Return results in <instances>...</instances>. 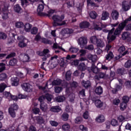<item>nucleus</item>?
<instances>
[{
    "mask_svg": "<svg viewBox=\"0 0 131 131\" xmlns=\"http://www.w3.org/2000/svg\"><path fill=\"white\" fill-rule=\"evenodd\" d=\"M61 82H62V81H61L59 79H57L56 80H54L52 82V85H59L61 84Z\"/></svg>",
    "mask_w": 131,
    "mask_h": 131,
    "instance_id": "a19ab883",
    "label": "nucleus"
},
{
    "mask_svg": "<svg viewBox=\"0 0 131 131\" xmlns=\"http://www.w3.org/2000/svg\"><path fill=\"white\" fill-rule=\"evenodd\" d=\"M66 98L64 96H58L56 97V102H61L65 101Z\"/></svg>",
    "mask_w": 131,
    "mask_h": 131,
    "instance_id": "4c0bfd02",
    "label": "nucleus"
},
{
    "mask_svg": "<svg viewBox=\"0 0 131 131\" xmlns=\"http://www.w3.org/2000/svg\"><path fill=\"white\" fill-rule=\"evenodd\" d=\"M97 13L95 11H91L90 13V17L92 18V19H96V18H97Z\"/></svg>",
    "mask_w": 131,
    "mask_h": 131,
    "instance_id": "c03bdc74",
    "label": "nucleus"
},
{
    "mask_svg": "<svg viewBox=\"0 0 131 131\" xmlns=\"http://www.w3.org/2000/svg\"><path fill=\"white\" fill-rule=\"evenodd\" d=\"M12 85L13 86H17L19 84V78L17 77L11 78Z\"/></svg>",
    "mask_w": 131,
    "mask_h": 131,
    "instance_id": "4468645a",
    "label": "nucleus"
},
{
    "mask_svg": "<svg viewBox=\"0 0 131 131\" xmlns=\"http://www.w3.org/2000/svg\"><path fill=\"white\" fill-rule=\"evenodd\" d=\"M97 122L101 123L104 122L105 121V117L102 115H99L95 119Z\"/></svg>",
    "mask_w": 131,
    "mask_h": 131,
    "instance_id": "a211bd4d",
    "label": "nucleus"
},
{
    "mask_svg": "<svg viewBox=\"0 0 131 131\" xmlns=\"http://www.w3.org/2000/svg\"><path fill=\"white\" fill-rule=\"evenodd\" d=\"M78 69L80 71H85L86 70V66L83 62L81 63L78 66Z\"/></svg>",
    "mask_w": 131,
    "mask_h": 131,
    "instance_id": "aec40b11",
    "label": "nucleus"
},
{
    "mask_svg": "<svg viewBox=\"0 0 131 131\" xmlns=\"http://www.w3.org/2000/svg\"><path fill=\"white\" fill-rule=\"evenodd\" d=\"M101 24L99 23H94V28L95 30H102V28H101Z\"/></svg>",
    "mask_w": 131,
    "mask_h": 131,
    "instance_id": "c756f323",
    "label": "nucleus"
},
{
    "mask_svg": "<svg viewBox=\"0 0 131 131\" xmlns=\"http://www.w3.org/2000/svg\"><path fill=\"white\" fill-rule=\"evenodd\" d=\"M53 48V49H58L59 50H62V51L65 52V49H63V48L58 45V44L54 43Z\"/></svg>",
    "mask_w": 131,
    "mask_h": 131,
    "instance_id": "603ef678",
    "label": "nucleus"
},
{
    "mask_svg": "<svg viewBox=\"0 0 131 131\" xmlns=\"http://www.w3.org/2000/svg\"><path fill=\"white\" fill-rule=\"evenodd\" d=\"M62 32L64 33V34H71L73 33V30L71 29H64L63 30Z\"/></svg>",
    "mask_w": 131,
    "mask_h": 131,
    "instance_id": "72a5a7b5",
    "label": "nucleus"
},
{
    "mask_svg": "<svg viewBox=\"0 0 131 131\" xmlns=\"http://www.w3.org/2000/svg\"><path fill=\"white\" fill-rule=\"evenodd\" d=\"M54 13H55V11L53 10H50L49 11L48 13H45L44 16H52V15H53Z\"/></svg>",
    "mask_w": 131,
    "mask_h": 131,
    "instance_id": "e2e57ef3",
    "label": "nucleus"
},
{
    "mask_svg": "<svg viewBox=\"0 0 131 131\" xmlns=\"http://www.w3.org/2000/svg\"><path fill=\"white\" fill-rule=\"evenodd\" d=\"M81 122H82V118L81 117H78L75 119V123L80 124Z\"/></svg>",
    "mask_w": 131,
    "mask_h": 131,
    "instance_id": "ea45409f",
    "label": "nucleus"
},
{
    "mask_svg": "<svg viewBox=\"0 0 131 131\" xmlns=\"http://www.w3.org/2000/svg\"><path fill=\"white\" fill-rule=\"evenodd\" d=\"M17 63H18V60L16 58H13L9 62V64L10 66H16Z\"/></svg>",
    "mask_w": 131,
    "mask_h": 131,
    "instance_id": "393cba45",
    "label": "nucleus"
},
{
    "mask_svg": "<svg viewBox=\"0 0 131 131\" xmlns=\"http://www.w3.org/2000/svg\"><path fill=\"white\" fill-rule=\"evenodd\" d=\"M87 4L88 5H90L91 7H95L97 8H99V5L94 3V1L92 0H87Z\"/></svg>",
    "mask_w": 131,
    "mask_h": 131,
    "instance_id": "2f4dec72",
    "label": "nucleus"
},
{
    "mask_svg": "<svg viewBox=\"0 0 131 131\" xmlns=\"http://www.w3.org/2000/svg\"><path fill=\"white\" fill-rule=\"evenodd\" d=\"M7 34H5L4 32H0V39H6L7 38Z\"/></svg>",
    "mask_w": 131,
    "mask_h": 131,
    "instance_id": "6e6d98bb",
    "label": "nucleus"
},
{
    "mask_svg": "<svg viewBox=\"0 0 131 131\" xmlns=\"http://www.w3.org/2000/svg\"><path fill=\"white\" fill-rule=\"evenodd\" d=\"M15 27L16 28H22V27H24V24L21 21H17L15 23Z\"/></svg>",
    "mask_w": 131,
    "mask_h": 131,
    "instance_id": "58836bf2",
    "label": "nucleus"
},
{
    "mask_svg": "<svg viewBox=\"0 0 131 131\" xmlns=\"http://www.w3.org/2000/svg\"><path fill=\"white\" fill-rule=\"evenodd\" d=\"M12 37H10L8 39V43H12V42H14V40L15 39V37H18V36L16 35H15L14 33L11 34Z\"/></svg>",
    "mask_w": 131,
    "mask_h": 131,
    "instance_id": "5701e85b",
    "label": "nucleus"
},
{
    "mask_svg": "<svg viewBox=\"0 0 131 131\" xmlns=\"http://www.w3.org/2000/svg\"><path fill=\"white\" fill-rule=\"evenodd\" d=\"M18 105L16 103L12 104L9 108V114L12 118H15V117H16V112H15V111H17L18 110Z\"/></svg>",
    "mask_w": 131,
    "mask_h": 131,
    "instance_id": "7ed1b4c3",
    "label": "nucleus"
},
{
    "mask_svg": "<svg viewBox=\"0 0 131 131\" xmlns=\"http://www.w3.org/2000/svg\"><path fill=\"white\" fill-rule=\"evenodd\" d=\"M124 67L125 68H130L131 67V60H128L125 63Z\"/></svg>",
    "mask_w": 131,
    "mask_h": 131,
    "instance_id": "13d9d810",
    "label": "nucleus"
},
{
    "mask_svg": "<svg viewBox=\"0 0 131 131\" xmlns=\"http://www.w3.org/2000/svg\"><path fill=\"white\" fill-rule=\"evenodd\" d=\"M9 10H6V11L4 10L3 13L2 14V18L4 19V20H6V19H8L9 18Z\"/></svg>",
    "mask_w": 131,
    "mask_h": 131,
    "instance_id": "c85d7f7f",
    "label": "nucleus"
},
{
    "mask_svg": "<svg viewBox=\"0 0 131 131\" xmlns=\"http://www.w3.org/2000/svg\"><path fill=\"white\" fill-rule=\"evenodd\" d=\"M96 45L98 48H104L105 47V43L101 39H98Z\"/></svg>",
    "mask_w": 131,
    "mask_h": 131,
    "instance_id": "4be33fe9",
    "label": "nucleus"
},
{
    "mask_svg": "<svg viewBox=\"0 0 131 131\" xmlns=\"http://www.w3.org/2000/svg\"><path fill=\"white\" fill-rule=\"evenodd\" d=\"M52 95L49 94H47L45 95V99H46L48 102H51V101H52Z\"/></svg>",
    "mask_w": 131,
    "mask_h": 131,
    "instance_id": "bf43d9fd",
    "label": "nucleus"
},
{
    "mask_svg": "<svg viewBox=\"0 0 131 131\" xmlns=\"http://www.w3.org/2000/svg\"><path fill=\"white\" fill-rule=\"evenodd\" d=\"M82 85L84 86L85 89H88V88H90L91 86V81L89 80L84 81L83 80L82 81Z\"/></svg>",
    "mask_w": 131,
    "mask_h": 131,
    "instance_id": "412c9836",
    "label": "nucleus"
},
{
    "mask_svg": "<svg viewBox=\"0 0 131 131\" xmlns=\"http://www.w3.org/2000/svg\"><path fill=\"white\" fill-rule=\"evenodd\" d=\"M88 59L90 60V61H91L93 63H95V62H97L98 57L96 55L89 54L88 55Z\"/></svg>",
    "mask_w": 131,
    "mask_h": 131,
    "instance_id": "2eb2a0df",
    "label": "nucleus"
},
{
    "mask_svg": "<svg viewBox=\"0 0 131 131\" xmlns=\"http://www.w3.org/2000/svg\"><path fill=\"white\" fill-rule=\"evenodd\" d=\"M6 88H7V84L5 83L0 84V93H3L5 91Z\"/></svg>",
    "mask_w": 131,
    "mask_h": 131,
    "instance_id": "79ce46f5",
    "label": "nucleus"
},
{
    "mask_svg": "<svg viewBox=\"0 0 131 131\" xmlns=\"http://www.w3.org/2000/svg\"><path fill=\"white\" fill-rule=\"evenodd\" d=\"M11 96H12V95L11 94V93L7 91H6L4 93V97L8 99V100H10L11 99Z\"/></svg>",
    "mask_w": 131,
    "mask_h": 131,
    "instance_id": "8fccbe9b",
    "label": "nucleus"
},
{
    "mask_svg": "<svg viewBox=\"0 0 131 131\" xmlns=\"http://www.w3.org/2000/svg\"><path fill=\"white\" fill-rule=\"evenodd\" d=\"M125 51V47L124 46H121L119 49H118V52L120 54L123 53Z\"/></svg>",
    "mask_w": 131,
    "mask_h": 131,
    "instance_id": "0e129e2a",
    "label": "nucleus"
},
{
    "mask_svg": "<svg viewBox=\"0 0 131 131\" xmlns=\"http://www.w3.org/2000/svg\"><path fill=\"white\" fill-rule=\"evenodd\" d=\"M62 128L63 130H69L70 129V125L68 123H66L62 125Z\"/></svg>",
    "mask_w": 131,
    "mask_h": 131,
    "instance_id": "37998d69",
    "label": "nucleus"
},
{
    "mask_svg": "<svg viewBox=\"0 0 131 131\" xmlns=\"http://www.w3.org/2000/svg\"><path fill=\"white\" fill-rule=\"evenodd\" d=\"M61 110V109L60 106H52L50 108V111H52V112H60Z\"/></svg>",
    "mask_w": 131,
    "mask_h": 131,
    "instance_id": "a878e982",
    "label": "nucleus"
},
{
    "mask_svg": "<svg viewBox=\"0 0 131 131\" xmlns=\"http://www.w3.org/2000/svg\"><path fill=\"white\" fill-rule=\"evenodd\" d=\"M41 3H42V4L38 5L37 11L39 15L44 16L45 13L41 12L42 11H43V9H45V6L43 5V1H41Z\"/></svg>",
    "mask_w": 131,
    "mask_h": 131,
    "instance_id": "1a4fd4ad",
    "label": "nucleus"
},
{
    "mask_svg": "<svg viewBox=\"0 0 131 131\" xmlns=\"http://www.w3.org/2000/svg\"><path fill=\"white\" fill-rule=\"evenodd\" d=\"M37 31H38V29L36 27H33L31 30V33L32 34H36L37 33Z\"/></svg>",
    "mask_w": 131,
    "mask_h": 131,
    "instance_id": "5fc2aeb1",
    "label": "nucleus"
},
{
    "mask_svg": "<svg viewBox=\"0 0 131 131\" xmlns=\"http://www.w3.org/2000/svg\"><path fill=\"white\" fill-rule=\"evenodd\" d=\"M17 38L19 40L18 46L19 48H25L27 46V39L22 36H17Z\"/></svg>",
    "mask_w": 131,
    "mask_h": 131,
    "instance_id": "20e7f679",
    "label": "nucleus"
},
{
    "mask_svg": "<svg viewBox=\"0 0 131 131\" xmlns=\"http://www.w3.org/2000/svg\"><path fill=\"white\" fill-rule=\"evenodd\" d=\"M79 54H80V56H84L85 54H86V50L84 49H81L79 51Z\"/></svg>",
    "mask_w": 131,
    "mask_h": 131,
    "instance_id": "4d7b16f0",
    "label": "nucleus"
},
{
    "mask_svg": "<svg viewBox=\"0 0 131 131\" xmlns=\"http://www.w3.org/2000/svg\"><path fill=\"white\" fill-rule=\"evenodd\" d=\"M92 100L95 102V104L97 108H101L103 106V102L97 96H93Z\"/></svg>",
    "mask_w": 131,
    "mask_h": 131,
    "instance_id": "0eeeda50",
    "label": "nucleus"
},
{
    "mask_svg": "<svg viewBox=\"0 0 131 131\" xmlns=\"http://www.w3.org/2000/svg\"><path fill=\"white\" fill-rule=\"evenodd\" d=\"M79 128L81 131H88V127L84 126L83 125H80Z\"/></svg>",
    "mask_w": 131,
    "mask_h": 131,
    "instance_id": "338daca9",
    "label": "nucleus"
},
{
    "mask_svg": "<svg viewBox=\"0 0 131 131\" xmlns=\"http://www.w3.org/2000/svg\"><path fill=\"white\" fill-rule=\"evenodd\" d=\"M32 111L34 114H38L40 112V110L39 108L35 107L32 109Z\"/></svg>",
    "mask_w": 131,
    "mask_h": 131,
    "instance_id": "052dcab7",
    "label": "nucleus"
},
{
    "mask_svg": "<svg viewBox=\"0 0 131 131\" xmlns=\"http://www.w3.org/2000/svg\"><path fill=\"white\" fill-rule=\"evenodd\" d=\"M58 56L54 55L51 58V64L50 65V67L52 69L55 68L57 67L58 65Z\"/></svg>",
    "mask_w": 131,
    "mask_h": 131,
    "instance_id": "6e6552de",
    "label": "nucleus"
},
{
    "mask_svg": "<svg viewBox=\"0 0 131 131\" xmlns=\"http://www.w3.org/2000/svg\"><path fill=\"white\" fill-rule=\"evenodd\" d=\"M125 86H126V88H127L128 89H129L131 88V81H128L125 82Z\"/></svg>",
    "mask_w": 131,
    "mask_h": 131,
    "instance_id": "774afa93",
    "label": "nucleus"
},
{
    "mask_svg": "<svg viewBox=\"0 0 131 131\" xmlns=\"http://www.w3.org/2000/svg\"><path fill=\"white\" fill-rule=\"evenodd\" d=\"M90 23L88 21H83L80 23L79 27L81 29H84L85 28H89L90 27Z\"/></svg>",
    "mask_w": 131,
    "mask_h": 131,
    "instance_id": "ddd939ff",
    "label": "nucleus"
},
{
    "mask_svg": "<svg viewBox=\"0 0 131 131\" xmlns=\"http://www.w3.org/2000/svg\"><path fill=\"white\" fill-rule=\"evenodd\" d=\"M40 109L43 112H46L48 110V105L45 103H41L40 105Z\"/></svg>",
    "mask_w": 131,
    "mask_h": 131,
    "instance_id": "cd10ccee",
    "label": "nucleus"
},
{
    "mask_svg": "<svg viewBox=\"0 0 131 131\" xmlns=\"http://www.w3.org/2000/svg\"><path fill=\"white\" fill-rule=\"evenodd\" d=\"M95 92L98 96L102 95V94H103V88L101 86L96 87L95 90Z\"/></svg>",
    "mask_w": 131,
    "mask_h": 131,
    "instance_id": "f3484780",
    "label": "nucleus"
},
{
    "mask_svg": "<svg viewBox=\"0 0 131 131\" xmlns=\"http://www.w3.org/2000/svg\"><path fill=\"white\" fill-rule=\"evenodd\" d=\"M122 101L123 103H128L129 101V97L126 95L124 96L122 98Z\"/></svg>",
    "mask_w": 131,
    "mask_h": 131,
    "instance_id": "864d4df0",
    "label": "nucleus"
},
{
    "mask_svg": "<svg viewBox=\"0 0 131 131\" xmlns=\"http://www.w3.org/2000/svg\"><path fill=\"white\" fill-rule=\"evenodd\" d=\"M91 70L92 71H93L94 73H95V74H97V73H99V72H100V70L99 69V68H98L97 67H96L94 65H93L92 66Z\"/></svg>",
    "mask_w": 131,
    "mask_h": 131,
    "instance_id": "f704fd0d",
    "label": "nucleus"
},
{
    "mask_svg": "<svg viewBox=\"0 0 131 131\" xmlns=\"http://www.w3.org/2000/svg\"><path fill=\"white\" fill-rule=\"evenodd\" d=\"M122 38L123 40L128 39V40H131L130 33L128 32H125L122 35Z\"/></svg>",
    "mask_w": 131,
    "mask_h": 131,
    "instance_id": "f8f14e48",
    "label": "nucleus"
},
{
    "mask_svg": "<svg viewBox=\"0 0 131 131\" xmlns=\"http://www.w3.org/2000/svg\"><path fill=\"white\" fill-rule=\"evenodd\" d=\"M117 73L118 74H120L121 75H122L123 73H124V69H119L117 70Z\"/></svg>",
    "mask_w": 131,
    "mask_h": 131,
    "instance_id": "69168bd1",
    "label": "nucleus"
},
{
    "mask_svg": "<svg viewBox=\"0 0 131 131\" xmlns=\"http://www.w3.org/2000/svg\"><path fill=\"white\" fill-rule=\"evenodd\" d=\"M124 27H125V24L122 23L119 25L118 27L116 30L115 28H113L112 29L110 30L107 37L108 42H111V41L115 40L116 38V35H119ZM114 30H115V32ZM113 32H114V34Z\"/></svg>",
    "mask_w": 131,
    "mask_h": 131,
    "instance_id": "f257e3e1",
    "label": "nucleus"
},
{
    "mask_svg": "<svg viewBox=\"0 0 131 131\" xmlns=\"http://www.w3.org/2000/svg\"><path fill=\"white\" fill-rule=\"evenodd\" d=\"M54 89H55V93H56V94H60V93L62 92V90H63V88H62V87H59V86H55Z\"/></svg>",
    "mask_w": 131,
    "mask_h": 131,
    "instance_id": "a18cd8bd",
    "label": "nucleus"
},
{
    "mask_svg": "<svg viewBox=\"0 0 131 131\" xmlns=\"http://www.w3.org/2000/svg\"><path fill=\"white\" fill-rule=\"evenodd\" d=\"M77 41L80 48H83V47H84L85 45H87L88 43V37L85 36L81 37L79 39H78Z\"/></svg>",
    "mask_w": 131,
    "mask_h": 131,
    "instance_id": "423d86ee",
    "label": "nucleus"
},
{
    "mask_svg": "<svg viewBox=\"0 0 131 131\" xmlns=\"http://www.w3.org/2000/svg\"><path fill=\"white\" fill-rule=\"evenodd\" d=\"M32 27V25H30L29 23H27L25 25V30L26 32H29L30 31V29Z\"/></svg>",
    "mask_w": 131,
    "mask_h": 131,
    "instance_id": "7c9ffc66",
    "label": "nucleus"
},
{
    "mask_svg": "<svg viewBox=\"0 0 131 131\" xmlns=\"http://www.w3.org/2000/svg\"><path fill=\"white\" fill-rule=\"evenodd\" d=\"M71 74H72L71 71H68L67 72L66 74V79L67 80H70V79H71Z\"/></svg>",
    "mask_w": 131,
    "mask_h": 131,
    "instance_id": "e433bc0d",
    "label": "nucleus"
},
{
    "mask_svg": "<svg viewBox=\"0 0 131 131\" xmlns=\"http://www.w3.org/2000/svg\"><path fill=\"white\" fill-rule=\"evenodd\" d=\"M111 16L113 20H117L119 17V12L116 10H113L111 13Z\"/></svg>",
    "mask_w": 131,
    "mask_h": 131,
    "instance_id": "9b49d317",
    "label": "nucleus"
},
{
    "mask_svg": "<svg viewBox=\"0 0 131 131\" xmlns=\"http://www.w3.org/2000/svg\"><path fill=\"white\" fill-rule=\"evenodd\" d=\"M109 12L107 11H103L102 13L101 20H107L109 18Z\"/></svg>",
    "mask_w": 131,
    "mask_h": 131,
    "instance_id": "6ab92c4d",
    "label": "nucleus"
},
{
    "mask_svg": "<svg viewBox=\"0 0 131 131\" xmlns=\"http://www.w3.org/2000/svg\"><path fill=\"white\" fill-rule=\"evenodd\" d=\"M7 77L8 76H7V74L6 73H2L0 74V80L1 81L5 80Z\"/></svg>",
    "mask_w": 131,
    "mask_h": 131,
    "instance_id": "3c124183",
    "label": "nucleus"
},
{
    "mask_svg": "<svg viewBox=\"0 0 131 131\" xmlns=\"http://www.w3.org/2000/svg\"><path fill=\"white\" fill-rule=\"evenodd\" d=\"M98 39H98L96 36H92L90 38V41L91 43H93V45H96Z\"/></svg>",
    "mask_w": 131,
    "mask_h": 131,
    "instance_id": "b1692460",
    "label": "nucleus"
},
{
    "mask_svg": "<svg viewBox=\"0 0 131 131\" xmlns=\"http://www.w3.org/2000/svg\"><path fill=\"white\" fill-rule=\"evenodd\" d=\"M36 120L38 123H43V119L40 116L37 117Z\"/></svg>",
    "mask_w": 131,
    "mask_h": 131,
    "instance_id": "680f3d73",
    "label": "nucleus"
},
{
    "mask_svg": "<svg viewBox=\"0 0 131 131\" xmlns=\"http://www.w3.org/2000/svg\"><path fill=\"white\" fill-rule=\"evenodd\" d=\"M21 88L25 92H27L28 93H30L33 91V86L29 83H24L22 84Z\"/></svg>",
    "mask_w": 131,
    "mask_h": 131,
    "instance_id": "39448f33",
    "label": "nucleus"
},
{
    "mask_svg": "<svg viewBox=\"0 0 131 131\" xmlns=\"http://www.w3.org/2000/svg\"><path fill=\"white\" fill-rule=\"evenodd\" d=\"M14 11L16 12V13H20L21 11V7L19 5L17 4L14 6Z\"/></svg>",
    "mask_w": 131,
    "mask_h": 131,
    "instance_id": "09e8293b",
    "label": "nucleus"
},
{
    "mask_svg": "<svg viewBox=\"0 0 131 131\" xmlns=\"http://www.w3.org/2000/svg\"><path fill=\"white\" fill-rule=\"evenodd\" d=\"M69 99L70 102H73L74 101V99H75V95L73 93H71L69 95Z\"/></svg>",
    "mask_w": 131,
    "mask_h": 131,
    "instance_id": "49530a36",
    "label": "nucleus"
},
{
    "mask_svg": "<svg viewBox=\"0 0 131 131\" xmlns=\"http://www.w3.org/2000/svg\"><path fill=\"white\" fill-rule=\"evenodd\" d=\"M114 55H113V53L112 52H110L107 55L105 56L106 60L108 61H110L112 59H113Z\"/></svg>",
    "mask_w": 131,
    "mask_h": 131,
    "instance_id": "473e14b6",
    "label": "nucleus"
},
{
    "mask_svg": "<svg viewBox=\"0 0 131 131\" xmlns=\"http://www.w3.org/2000/svg\"><path fill=\"white\" fill-rule=\"evenodd\" d=\"M127 104L125 102H122L120 104V110L122 111H123V110H125V109H126Z\"/></svg>",
    "mask_w": 131,
    "mask_h": 131,
    "instance_id": "de8ad7c7",
    "label": "nucleus"
},
{
    "mask_svg": "<svg viewBox=\"0 0 131 131\" xmlns=\"http://www.w3.org/2000/svg\"><path fill=\"white\" fill-rule=\"evenodd\" d=\"M122 9L124 11H128L130 9V6L128 5V3L126 1H124L122 4Z\"/></svg>",
    "mask_w": 131,
    "mask_h": 131,
    "instance_id": "dca6fc26",
    "label": "nucleus"
},
{
    "mask_svg": "<svg viewBox=\"0 0 131 131\" xmlns=\"http://www.w3.org/2000/svg\"><path fill=\"white\" fill-rule=\"evenodd\" d=\"M29 59V56L27 54H21L19 55V59L23 62H28Z\"/></svg>",
    "mask_w": 131,
    "mask_h": 131,
    "instance_id": "9d476101",
    "label": "nucleus"
},
{
    "mask_svg": "<svg viewBox=\"0 0 131 131\" xmlns=\"http://www.w3.org/2000/svg\"><path fill=\"white\" fill-rule=\"evenodd\" d=\"M65 16L64 15H54L52 16V19L53 20V25L54 27L56 26H62L66 24V21H63Z\"/></svg>",
    "mask_w": 131,
    "mask_h": 131,
    "instance_id": "f03ea898",
    "label": "nucleus"
},
{
    "mask_svg": "<svg viewBox=\"0 0 131 131\" xmlns=\"http://www.w3.org/2000/svg\"><path fill=\"white\" fill-rule=\"evenodd\" d=\"M68 118H69V115L66 113H64L61 116V119L64 121H67Z\"/></svg>",
    "mask_w": 131,
    "mask_h": 131,
    "instance_id": "c9c22d12",
    "label": "nucleus"
},
{
    "mask_svg": "<svg viewBox=\"0 0 131 131\" xmlns=\"http://www.w3.org/2000/svg\"><path fill=\"white\" fill-rule=\"evenodd\" d=\"M69 52L70 53H72L73 54H76V53H77V52H78V51H79V49L76 48V47H71L70 49H69Z\"/></svg>",
    "mask_w": 131,
    "mask_h": 131,
    "instance_id": "bb28decb",
    "label": "nucleus"
}]
</instances>
